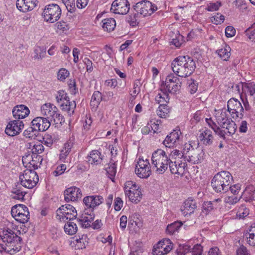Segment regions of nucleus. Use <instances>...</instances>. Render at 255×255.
Listing matches in <instances>:
<instances>
[{
    "label": "nucleus",
    "instance_id": "nucleus-1",
    "mask_svg": "<svg viewBox=\"0 0 255 255\" xmlns=\"http://www.w3.org/2000/svg\"><path fill=\"white\" fill-rule=\"evenodd\" d=\"M171 68L178 77H186L190 76L196 68L193 59L188 56H179L171 62Z\"/></svg>",
    "mask_w": 255,
    "mask_h": 255
},
{
    "label": "nucleus",
    "instance_id": "nucleus-2",
    "mask_svg": "<svg viewBox=\"0 0 255 255\" xmlns=\"http://www.w3.org/2000/svg\"><path fill=\"white\" fill-rule=\"evenodd\" d=\"M233 181V176L229 171H222L215 175L211 184L215 192L222 193H226L229 190Z\"/></svg>",
    "mask_w": 255,
    "mask_h": 255
},
{
    "label": "nucleus",
    "instance_id": "nucleus-3",
    "mask_svg": "<svg viewBox=\"0 0 255 255\" xmlns=\"http://www.w3.org/2000/svg\"><path fill=\"white\" fill-rule=\"evenodd\" d=\"M151 160L153 168H156L155 172L158 174H163L171 161L165 151L161 149H158L152 153Z\"/></svg>",
    "mask_w": 255,
    "mask_h": 255
},
{
    "label": "nucleus",
    "instance_id": "nucleus-4",
    "mask_svg": "<svg viewBox=\"0 0 255 255\" xmlns=\"http://www.w3.org/2000/svg\"><path fill=\"white\" fill-rule=\"evenodd\" d=\"M0 238L3 242L14 251H19L22 245V239L8 228L0 229Z\"/></svg>",
    "mask_w": 255,
    "mask_h": 255
},
{
    "label": "nucleus",
    "instance_id": "nucleus-5",
    "mask_svg": "<svg viewBox=\"0 0 255 255\" xmlns=\"http://www.w3.org/2000/svg\"><path fill=\"white\" fill-rule=\"evenodd\" d=\"M204 152L198 147L194 148L190 144H186L183 149V154L187 161L196 164L204 159Z\"/></svg>",
    "mask_w": 255,
    "mask_h": 255
},
{
    "label": "nucleus",
    "instance_id": "nucleus-6",
    "mask_svg": "<svg viewBox=\"0 0 255 255\" xmlns=\"http://www.w3.org/2000/svg\"><path fill=\"white\" fill-rule=\"evenodd\" d=\"M56 99L57 102L60 104L62 111L67 112L70 116L74 113L76 105L75 101H70L67 94L64 91H58Z\"/></svg>",
    "mask_w": 255,
    "mask_h": 255
},
{
    "label": "nucleus",
    "instance_id": "nucleus-7",
    "mask_svg": "<svg viewBox=\"0 0 255 255\" xmlns=\"http://www.w3.org/2000/svg\"><path fill=\"white\" fill-rule=\"evenodd\" d=\"M19 179L21 185L28 189L35 186L39 181L37 173L32 169L28 168L19 175Z\"/></svg>",
    "mask_w": 255,
    "mask_h": 255
},
{
    "label": "nucleus",
    "instance_id": "nucleus-8",
    "mask_svg": "<svg viewBox=\"0 0 255 255\" xmlns=\"http://www.w3.org/2000/svg\"><path fill=\"white\" fill-rule=\"evenodd\" d=\"M133 9L137 12V14L145 17L151 15L157 10V7L150 1L144 0L137 2L133 6Z\"/></svg>",
    "mask_w": 255,
    "mask_h": 255
},
{
    "label": "nucleus",
    "instance_id": "nucleus-9",
    "mask_svg": "<svg viewBox=\"0 0 255 255\" xmlns=\"http://www.w3.org/2000/svg\"><path fill=\"white\" fill-rule=\"evenodd\" d=\"M61 14V8L57 4H50L46 6L42 13L44 20L50 23L57 21Z\"/></svg>",
    "mask_w": 255,
    "mask_h": 255
},
{
    "label": "nucleus",
    "instance_id": "nucleus-10",
    "mask_svg": "<svg viewBox=\"0 0 255 255\" xmlns=\"http://www.w3.org/2000/svg\"><path fill=\"white\" fill-rule=\"evenodd\" d=\"M11 214L15 220L23 224L26 223L29 219L28 208L23 204L13 206L11 208Z\"/></svg>",
    "mask_w": 255,
    "mask_h": 255
},
{
    "label": "nucleus",
    "instance_id": "nucleus-11",
    "mask_svg": "<svg viewBox=\"0 0 255 255\" xmlns=\"http://www.w3.org/2000/svg\"><path fill=\"white\" fill-rule=\"evenodd\" d=\"M228 111L232 118L242 119L244 114V109L239 101L235 98L230 99L227 103Z\"/></svg>",
    "mask_w": 255,
    "mask_h": 255
},
{
    "label": "nucleus",
    "instance_id": "nucleus-12",
    "mask_svg": "<svg viewBox=\"0 0 255 255\" xmlns=\"http://www.w3.org/2000/svg\"><path fill=\"white\" fill-rule=\"evenodd\" d=\"M77 216L75 208L70 204L61 206L56 211V216L59 220L64 219L73 220Z\"/></svg>",
    "mask_w": 255,
    "mask_h": 255
},
{
    "label": "nucleus",
    "instance_id": "nucleus-13",
    "mask_svg": "<svg viewBox=\"0 0 255 255\" xmlns=\"http://www.w3.org/2000/svg\"><path fill=\"white\" fill-rule=\"evenodd\" d=\"M135 173L141 178H147L151 174V170L149 160L139 158L135 169Z\"/></svg>",
    "mask_w": 255,
    "mask_h": 255
},
{
    "label": "nucleus",
    "instance_id": "nucleus-14",
    "mask_svg": "<svg viewBox=\"0 0 255 255\" xmlns=\"http://www.w3.org/2000/svg\"><path fill=\"white\" fill-rule=\"evenodd\" d=\"M163 84L165 85L166 90L169 93L175 94L180 89L181 82L177 75L170 74L166 77Z\"/></svg>",
    "mask_w": 255,
    "mask_h": 255
},
{
    "label": "nucleus",
    "instance_id": "nucleus-15",
    "mask_svg": "<svg viewBox=\"0 0 255 255\" xmlns=\"http://www.w3.org/2000/svg\"><path fill=\"white\" fill-rule=\"evenodd\" d=\"M43 158L37 154H28L23 157L22 163L26 168L35 170L40 167Z\"/></svg>",
    "mask_w": 255,
    "mask_h": 255
},
{
    "label": "nucleus",
    "instance_id": "nucleus-16",
    "mask_svg": "<svg viewBox=\"0 0 255 255\" xmlns=\"http://www.w3.org/2000/svg\"><path fill=\"white\" fill-rule=\"evenodd\" d=\"M129 10V3L128 0H115L111 5V10L116 14H126Z\"/></svg>",
    "mask_w": 255,
    "mask_h": 255
},
{
    "label": "nucleus",
    "instance_id": "nucleus-17",
    "mask_svg": "<svg viewBox=\"0 0 255 255\" xmlns=\"http://www.w3.org/2000/svg\"><path fill=\"white\" fill-rule=\"evenodd\" d=\"M24 128L23 122L18 120L10 121L5 129L6 134L13 136L18 134Z\"/></svg>",
    "mask_w": 255,
    "mask_h": 255
},
{
    "label": "nucleus",
    "instance_id": "nucleus-18",
    "mask_svg": "<svg viewBox=\"0 0 255 255\" xmlns=\"http://www.w3.org/2000/svg\"><path fill=\"white\" fill-rule=\"evenodd\" d=\"M64 200L69 202L70 201H77L82 197L81 189L75 186L66 189L64 192Z\"/></svg>",
    "mask_w": 255,
    "mask_h": 255
},
{
    "label": "nucleus",
    "instance_id": "nucleus-19",
    "mask_svg": "<svg viewBox=\"0 0 255 255\" xmlns=\"http://www.w3.org/2000/svg\"><path fill=\"white\" fill-rule=\"evenodd\" d=\"M104 198L100 195L87 196L84 198L83 203L85 206L93 211L94 209L104 202Z\"/></svg>",
    "mask_w": 255,
    "mask_h": 255
},
{
    "label": "nucleus",
    "instance_id": "nucleus-20",
    "mask_svg": "<svg viewBox=\"0 0 255 255\" xmlns=\"http://www.w3.org/2000/svg\"><path fill=\"white\" fill-rule=\"evenodd\" d=\"M31 124L32 126L36 128L37 131H45L49 128L51 125L49 120L41 117H38L34 118L32 121Z\"/></svg>",
    "mask_w": 255,
    "mask_h": 255
},
{
    "label": "nucleus",
    "instance_id": "nucleus-21",
    "mask_svg": "<svg viewBox=\"0 0 255 255\" xmlns=\"http://www.w3.org/2000/svg\"><path fill=\"white\" fill-rule=\"evenodd\" d=\"M181 132L180 130H173L168 134L163 141V144L166 147L171 148L175 145L179 140Z\"/></svg>",
    "mask_w": 255,
    "mask_h": 255
},
{
    "label": "nucleus",
    "instance_id": "nucleus-22",
    "mask_svg": "<svg viewBox=\"0 0 255 255\" xmlns=\"http://www.w3.org/2000/svg\"><path fill=\"white\" fill-rule=\"evenodd\" d=\"M200 132L199 139L200 142L205 146L211 145L214 141V136L212 131L205 128L202 130H200Z\"/></svg>",
    "mask_w": 255,
    "mask_h": 255
},
{
    "label": "nucleus",
    "instance_id": "nucleus-23",
    "mask_svg": "<svg viewBox=\"0 0 255 255\" xmlns=\"http://www.w3.org/2000/svg\"><path fill=\"white\" fill-rule=\"evenodd\" d=\"M196 208V201L193 198L190 197L185 201L183 206L181 208V211L182 214L184 216H186L193 213Z\"/></svg>",
    "mask_w": 255,
    "mask_h": 255
},
{
    "label": "nucleus",
    "instance_id": "nucleus-24",
    "mask_svg": "<svg viewBox=\"0 0 255 255\" xmlns=\"http://www.w3.org/2000/svg\"><path fill=\"white\" fill-rule=\"evenodd\" d=\"M12 112L14 118L19 120L26 117L29 114L30 111L26 106L19 105L15 106Z\"/></svg>",
    "mask_w": 255,
    "mask_h": 255
},
{
    "label": "nucleus",
    "instance_id": "nucleus-25",
    "mask_svg": "<svg viewBox=\"0 0 255 255\" xmlns=\"http://www.w3.org/2000/svg\"><path fill=\"white\" fill-rule=\"evenodd\" d=\"M94 213L93 211L91 210L90 213L86 209L81 219H77V221L81 225L83 228H87L91 226V223L94 219Z\"/></svg>",
    "mask_w": 255,
    "mask_h": 255
},
{
    "label": "nucleus",
    "instance_id": "nucleus-26",
    "mask_svg": "<svg viewBox=\"0 0 255 255\" xmlns=\"http://www.w3.org/2000/svg\"><path fill=\"white\" fill-rule=\"evenodd\" d=\"M57 111V108L56 106L50 103L45 104L41 107L42 114L50 121Z\"/></svg>",
    "mask_w": 255,
    "mask_h": 255
},
{
    "label": "nucleus",
    "instance_id": "nucleus-27",
    "mask_svg": "<svg viewBox=\"0 0 255 255\" xmlns=\"http://www.w3.org/2000/svg\"><path fill=\"white\" fill-rule=\"evenodd\" d=\"M186 167V164L185 162L181 161L179 163L177 161L172 162V161H170L169 166L170 170L172 174H177L179 175H182L184 173Z\"/></svg>",
    "mask_w": 255,
    "mask_h": 255
},
{
    "label": "nucleus",
    "instance_id": "nucleus-28",
    "mask_svg": "<svg viewBox=\"0 0 255 255\" xmlns=\"http://www.w3.org/2000/svg\"><path fill=\"white\" fill-rule=\"evenodd\" d=\"M128 186L127 185H126ZM125 192L127 196H128L129 200L132 202L137 203L139 202L142 196L141 192L137 189H133L131 191L130 189H128V187H125Z\"/></svg>",
    "mask_w": 255,
    "mask_h": 255
},
{
    "label": "nucleus",
    "instance_id": "nucleus-29",
    "mask_svg": "<svg viewBox=\"0 0 255 255\" xmlns=\"http://www.w3.org/2000/svg\"><path fill=\"white\" fill-rule=\"evenodd\" d=\"M88 162L91 164H101L103 160L101 153L98 150H93L90 152L87 157Z\"/></svg>",
    "mask_w": 255,
    "mask_h": 255
},
{
    "label": "nucleus",
    "instance_id": "nucleus-30",
    "mask_svg": "<svg viewBox=\"0 0 255 255\" xmlns=\"http://www.w3.org/2000/svg\"><path fill=\"white\" fill-rule=\"evenodd\" d=\"M246 236L247 243L251 246H255V223L248 229Z\"/></svg>",
    "mask_w": 255,
    "mask_h": 255
},
{
    "label": "nucleus",
    "instance_id": "nucleus-31",
    "mask_svg": "<svg viewBox=\"0 0 255 255\" xmlns=\"http://www.w3.org/2000/svg\"><path fill=\"white\" fill-rule=\"evenodd\" d=\"M102 27L104 30L110 32L113 31L116 25V21L113 18H108L102 20Z\"/></svg>",
    "mask_w": 255,
    "mask_h": 255
},
{
    "label": "nucleus",
    "instance_id": "nucleus-32",
    "mask_svg": "<svg viewBox=\"0 0 255 255\" xmlns=\"http://www.w3.org/2000/svg\"><path fill=\"white\" fill-rule=\"evenodd\" d=\"M182 225V223L179 221H176L169 224L166 228V233L170 235H173L178 233L179 229Z\"/></svg>",
    "mask_w": 255,
    "mask_h": 255
},
{
    "label": "nucleus",
    "instance_id": "nucleus-33",
    "mask_svg": "<svg viewBox=\"0 0 255 255\" xmlns=\"http://www.w3.org/2000/svg\"><path fill=\"white\" fill-rule=\"evenodd\" d=\"M64 229L65 232L69 235H73L77 231L76 224L70 220L65 224Z\"/></svg>",
    "mask_w": 255,
    "mask_h": 255
},
{
    "label": "nucleus",
    "instance_id": "nucleus-34",
    "mask_svg": "<svg viewBox=\"0 0 255 255\" xmlns=\"http://www.w3.org/2000/svg\"><path fill=\"white\" fill-rule=\"evenodd\" d=\"M170 109L166 104H160L156 113L157 115L161 118H166L169 116Z\"/></svg>",
    "mask_w": 255,
    "mask_h": 255
},
{
    "label": "nucleus",
    "instance_id": "nucleus-35",
    "mask_svg": "<svg viewBox=\"0 0 255 255\" xmlns=\"http://www.w3.org/2000/svg\"><path fill=\"white\" fill-rule=\"evenodd\" d=\"M217 120L219 125L222 127V126H226V124L227 122H230L231 119L229 118L226 111L222 110L220 115L217 117Z\"/></svg>",
    "mask_w": 255,
    "mask_h": 255
},
{
    "label": "nucleus",
    "instance_id": "nucleus-36",
    "mask_svg": "<svg viewBox=\"0 0 255 255\" xmlns=\"http://www.w3.org/2000/svg\"><path fill=\"white\" fill-rule=\"evenodd\" d=\"M222 128H226L228 135L231 136L234 134L237 129V126L235 123L232 120H230V122H227L226 126H222L221 127Z\"/></svg>",
    "mask_w": 255,
    "mask_h": 255
},
{
    "label": "nucleus",
    "instance_id": "nucleus-37",
    "mask_svg": "<svg viewBox=\"0 0 255 255\" xmlns=\"http://www.w3.org/2000/svg\"><path fill=\"white\" fill-rule=\"evenodd\" d=\"M231 48L229 46H226L224 48L218 50V55L225 61H227L231 56Z\"/></svg>",
    "mask_w": 255,
    "mask_h": 255
},
{
    "label": "nucleus",
    "instance_id": "nucleus-38",
    "mask_svg": "<svg viewBox=\"0 0 255 255\" xmlns=\"http://www.w3.org/2000/svg\"><path fill=\"white\" fill-rule=\"evenodd\" d=\"M165 241H159L158 243L152 251V253L154 255H163V252L165 249Z\"/></svg>",
    "mask_w": 255,
    "mask_h": 255
},
{
    "label": "nucleus",
    "instance_id": "nucleus-39",
    "mask_svg": "<svg viewBox=\"0 0 255 255\" xmlns=\"http://www.w3.org/2000/svg\"><path fill=\"white\" fill-rule=\"evenodd\" d=\"M217 209L216 205L212 203L211 201L204 202L202 205V212L205 215H208L214 209Z\"/></svg>",
    "mask_w": 255,
    "mask_h": 255
},
{
    "label": "nucleus",
    "instance_id": "nucleus-40",
    "mask_svg": "<svg viewBox=\"0 0 255 255\" xmlns=\"http://www.w3.org/2000/svg\"><path fill=\"white\" fill-rule=\"evenodd\" d=\"M243 89L245 92H248L251 96L255 94V84L254 82L245 83L243 85Z\"/></svg>",
    "mask_w": 255,
    "mask_h": 255
},
{
    "label": "nucleus",
    "instance_id": "nucleus-41",
    "mask_svg": "<svg viewBox=\"0 0 255 255\" xmlns=\"http://www.w3.org/2000/svg\"><path fill=\"white\" fill-rule=\"evenodd\" d=\"M155 99L156 102L160 105V104H166L169 102V97L168 94L165 93H158Z\"/></svg>",
    "mask_w": 255,
    "mask_h": 255
},
{
    "label": "nucleus",
    "instance_id": "nucleus-42",
    "mask_svg": "<svg viewBox=\"0 0 255 255\" xmlns=\"http://www.w3.org/2000/svg\"><path fill=\"white\" fill-rule=\"evenodd\" d=\"M241 197V196L235 195L227 196L224 198V202L227 204L234 205L240 200Z\"/></svg>",
    "mask_w": 255,
    "mask_h": 255
},
{
    "label": "nucleus",
    "instance_id": "nucleus-43",
    "mask_svg": "<svg viewBox=\"0 0 255 255\" xmlns=\"http://www.w3.org/2000/svg\"><path fill=\"white\" fill-rule=\"evenodd\" d=\"M51 122H53L56 125L59 126L62 125L65 120L63 116L57 110L50 120V123Z\"/></svg>",
    "mask_w": 255,
    "mask_h": 255
},
{
    "label": "nucleus",
    "instance_id": "nucleus-44",
    "mask_svg": "<svg viewBox=\"0 0 255 255\" xmlns=\"http://www.w3.org/2000/svg\"><path fill=\"white\" fill-rule=\"evenodd\" d=\"M245 33L251 41H255V22L245 31Z\"/></svg>",
    "mask_w": 255,
    "mask_h": 255
},
{
    "label": "nucleus",
    "instance_id": "nucleus-45",
    "mask_svg": "<svg viewBox=\"0 0 255 255\" xmlns=\"http://www.w3.org/2000/svg\"><path fill=\"white\" fill-rule=\"evenodd\" d=\"M11 193L15 194V196L12 197V199H17L22 201L24 199V195L26 193L22 191L19 188L16 187L13 188Z\"/></svg>",
    "mask_w": 255,
    "mask_h": 255
},
{
    "label": "nucleus",
    "instance_id": "nucleus-46",
    "mask_svg": "<svg viewBox=\"0 0 255 255\" xmlns=\"http://www.w3.org/2000/svg\"><path fill=\"white\" fill-rule=\"evenodd\" d=\"M87 236L85 235H82L81 236L76 237L75 241L77 242L79 248H85V243H87Z\"/></svg>",
    "mask_w": 255,
    "mask_h": 255
},
{
    "label": "nucleus",
    "instance_id": "nucleus-47",
    "mask_svg": "<svg viewBox=\"0 0 255 255\" xmlns=\"http://www.w3.org/2000/svg\"><path fill=\"white\" fill-rule=\"evenodd\" d=\"M249 214V210L244 205H242L238 209L237 216L240 219H243Z\"/></svg>",
    "mask_w": 255,
    "mask_h": 255
},
{
    "label": "nucleus",
    "instance_id": "nucleus-48",
    "mask_svg": "<svg viewBox=\"0 0 255 255\" xmlns=\"http://www.w3.org/2000/svg\"><path fill=\"white\" fill-rule=\"evenodd\" d=\"M116 168L117 167L115 163H111L109 164V167L106 169L107 173L111 179L114 178L116 175L117 172Z\"/></svg>",
    "mask_w": 255,
    "mask_h": 255
},
{
    "label": "nucleus",
    "instance_id": "nucleus-49",
    "mask_svg": "<svg viewBox=\"0 0 255 255\" xmlns=\"http://www.w3.org/2000/svg\"><path fill=\"white\" fill-rule=\"evenodd\" d=\"M37 132L36 128L31 125V127H28L23 132V135L26 137L32 138L36 135V133Z\"/></svg>",
    "mask_w": 255,
    "mask_h": 255
},
{
    "label": "nucleus",
    "instance_id": "nucleus-50",
    "mask_svg": "<svg viewBox=\"0 0 255 255\" xmlns=\"http://www.w3.org/2000/svg\"><path fill=\"white\" fill-rule=\"evenodd\" d=\"M34 58L35 59H41L46 54V49L40 47H36L34 50Z\"/></svg>",
    "mask_w": 255,
    "mask_h": 255
},
{
    "label": "nucleus",
    "instance_id": "nucleus-51",
    "mask_svg": "<svg viewBox=\"0 0 255 255\" xmlns=\"http://www.w3.org/2000/svg\"><path fill=\"white\" fill-rule=\"evenodd\" d=\"M102 100V94L99 91H95L93 93L92 98L91 102L93 103L94 105L98 106Z\"/></svg>",
    "mask_w": 255,
    "mask_h": 255
},
{
    "label": "nucleus",
    "instance_id": "nucleus-52",
    "mask_svg": "<svg viewBox=\"0 0 255 255\" xmlns=\"http://www.w3.org/2000/svg\"><path fill=\"white\" fill-rule=\"evenodd\" d=\"M44 147L43 145L40 143L34 144L31 149V154L38 155L44 151Z\"/></svg>",
    "mask_w": 255,
    "mask_h": 255
},
{
    "label": "nucleus",
    "instance_id": "nucleus-53",
    "mask_svg": "<svg viewBox=\"0 0 255 255\" xmlns=\"http://www.w3.org/2000/svg\"><path fill=\"white\" fill-rule=\"evenodd\" d=\"M224 20L225 16L220 13H216V15L211 18L212 22L216 25L221 24L224 21Z\"/></svg>",
    "mask_w": 255,
    "mask_h": 255
},
{
    "label": "nucleus",
    "instance_id": "nucleus-54",
    "mask_svg": "<svg viewBox=\"0 0 255 255\" xmlns=\"http://www.w3.org/2000/svg\"><path fill=\"white\" fill-rule=\"evenodd\" d=\"M69 75V71L65 68H61L57 73V78L61 81H63Z\"/></svg>",
    "mask_w": 255,
    "mask_h": 255
},
{
    "label": "nucleus",
    "instance_id": "nucleus-55",
    "mask_svg": "<svg viewBox=\"0 0 255 255\" xmlns=\"http://www.w3.org/2000/svg\"><path fill=\"white\" fill-rule=\"evenodd\" d=\"M198 83L194 80L191 79L189 81L188 89L189 92L193 94L195 93L198 89Z\"/></svg>",
    "mask_w": 255,
    "mask_h": 255
},
{
    "label": "nucleus",
    "instance_id": "nucleus-56",
    "mask_svg": "<svg viewBox=\"0 0 255 255\" xmlns=\"http://www.w3.org/2000/svg\"><path fill=\"white\" fill-rule=\"evenodd\" d=\"M37 3V0H25L26 12L32 10L36 6Z\"/></svg>",
    "mask_w": 255,
    "mask_h": 255
},
{
    "label": "nucleus",
    "instance_id": "nucleus-57",
    "mask_svg": "<svg viewBox=\"0 0 255 255\" xmlns=\"http://www.w3.org/2000/svg\"><path fill=\"white\" fill-rule=\"evenodd\" d=\"M66 169L65 164H62L57 167L56 169L52 172V175L55 177L58 176L62 174Z\"/></svg>",
    "mask_w": 255,
    "mask_h": 255
},
{
    "label": "nucleus",
    "instance_id": "nucleus-58",
    "mask_svg": "<svg viewBox=\"0 0 255 255\" xmlns=\"http://www.w3.org/2000/svg\"><path fill=\"white\" fill-rule=\"evenodd\" d=\"M68 11L72 12L75 8V3L73 0H62Z\"/></svg>",
    "mask_w": 255,
    "mask_h": 255
},
{
    "label": "nucleus",
    "instance_id": "nucleus-59",
    "mask_svg": "<svg viewBox=\"0 0 255 255\" xmlns=\"http://www.w3.org/2000/svg\"><path fill=\"white\" fill-rule=\"evenodd\" d=\"M203 252V247L200 244L195 245L192 248L190 252L193 255H201Z\"/></svg>",
    "mask_w": 255,
    "mask_h": 255
},
{
    "label": "nucleus",
    "instance_id": "nucleus-60",
    "mask_svg": "<svg viewBox=\"0 0 255 255\" xmlns=\"http://www.w3.org/2000/svg\"><path fill=\"white\" fill-rule=\"evenodd\" d=\"M139 14H137V12L134 13L133 14H131L129 16L128 21L129 24L132 26H134L138 23L137 21V16Z\"/></svg>",
    "mask_w": 255,
    "mask_h": 255
},
{
    "label": "nucleus",
    "instance_id": "nucleus-61",
    "mask_svg": "<svg viewBox=\"0 0 255 255\" xmlns=\"http://www.w3.org/2000/svg\"><path fill=\"white\" fill-rule=\"evenodd\" d=\"M68 86L70 93L75 95L78 92V89L76 87V82L74 80H70L68 83Z\"/></svg>",
    "mask_w": 255,
    "mask_h": 255
},
{
    "label": "nucleus",
    "instance_id": "nucleus-62",
    "mask_svg": "<svg viewBox=\"0 0 255 255\" xmlns=\"http://www.w3.org/2000/svg\"><path fill=\"white\" fill-rule=\"evenodd\" d=\"M221 5L220 2L217 1L215 3H210L208 5L206 9L209 11H213L217 10Z\"/></svg>",
    "mask_w": 255,
    "mask_h": 255
},
{
    "label": "nucleus",
    "instance_id": "nucleus-63",
    "mask_svg": "<svg viewBox=\"0 0 255 255\" xmlns=\"http://www.w3.org/2000/svg\"><path fill=\"white\" fill-rule=\"evenodd\" d=\"M56 26L58 29L62 30L63 32L67 31L69 29V25L64 21L57 22Z\"/></svg>",
    "mask_w": 255,
    "mask_h": 255
},
{
    "label": "nucleus",
    "instance_id": "nucleus-64",
    "mask_svg": "<svg viewBox=\"0 0 255 255\" xmlns=\"http://www.w3.org/2000/svg\"><path fill=\"white\" fill-rule=\"evenodd\" d=\"M171 43L177 48L180 47L183 43L182 36L180 35L176 36L175 38H173L172 40Z\"/></svg>",
    "mask_w": 255,
    "mask_h": 255
}]
</instances>
